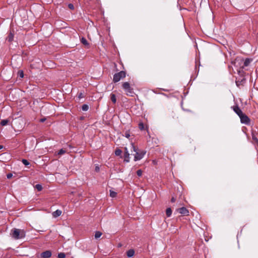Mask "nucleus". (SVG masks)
Wrapping results in <instances>:
<instances>
[{"label": "nucleus", "instance_id": "f257e3e1", "mask_svg": "<svg viewBox=\"0 0 258 258\" xmlns=\"http://www.w3.org/2000/svg\"><path fill=\"white\" fill-rule=\"evenodd\" d=\"M10 234L15 239H20L25 237L26 232L23 229L14 228L11 230Z\"/></svg>", "mask_w": 258, "mask_h": 258}, {"label": "nucleus", "instance_id": "f03ea898", "mask_svg": "<svg viewBox=\"0 0 258 258\" xmlns=\"http://www.w3.org/2000/svg\"><path fill=\"white\" fill-rule=\"evenodd\" d=\"M132 147L135 152V154L134 155V160L136 161L142 159L146 152L144 150H139L138 149V146H132Z\"/></svg>", "mask_w": 258, "mask_h": 258}, {"label": "nucleus", "instance_id": "7ed1b4c3", "mask_svg": "<svg viewBox=\"0 0 258 258\" xmlns=\"http://www.w3.org/2000/svg\"><path fill=\"white\" fill-rule=\"evenodd\" d=\"M122 88L127 95L132 96L134 94L133 89L128 82H124L122 84Z\"/></svg>", "mask_w": 258, "mask_h": 258}, {"label": "nucleus", "instance_id": "20e7f679", "mask_svg": "<svg viewBox=\"0 0 258 258\" xmlns=\"http://www.w3.org/2000/svg\"><path fill=\"white\" fill-rule=\"evenodd\" d=\"M126 73L124 71H121L116 73L113 76V81L114 83L119 82L121 79L125 77Z\"/></svg>", "mask_w": 258, "mask_h": 258}, {"label": "nucleus", "instance_id": "39448f33", "mask_svg": "<svg viewBox=\"0 0 258 258\" xmlns=\"http://www.w3.org/2000/svg\"><path fill=\"white\" fill-rule=\"evenodd\" d=\"M240 121L242 123L245 124H249L250 122V120L249 117L245 114L243 113L242 115L239 117Z\"/></svg>", "mask_w": 258, "mask_h": 258}, {"label": "nucleus", "instance_id": "423d86ee", "mask_svg": "<svg viewBox=\"0 0 258 258\" xmlns=\"http://www.w3.org/2000/svg\"><path fill=\"white\" fill-rule=\"evenodd\" d=\"M176 211L179 213L185 216L188 215L189 214L188 210L185 207L178 208L176 209Z\"/></svg>", "mask_w": 258, "mask_h": 258}, {"label": "nucleus", "instance_id": "0eeeda50", "mask_svg": "<svg viewBox=\"0 0 258 258\" xmlns=\"http://www.w3.org/2000/svg\"><path fill=\"white\" fill-rule=\"evenodd\" d=\"M52 255L50 250H46L40 254L41 258H49Z\"/></svg>", "mask_w": 258, "mask_h": 258}, {"label": "nucleus", "instance_id": "6e6552de", "mask_svg": "<svg viewBox=\"0 0 258 258\" xmlns=\"http://www.w3.org/2000/svg\"><path fill=\"white\" fill-rule=\"evenodd\" d=\"M233 110L238 115L239 117H240L243 114L242 110L238 106H234Z\"/></svg>", "mask_w": 258, "mask_h": 258}, {"label": "nucleus", "instance_id": "1a4fd4ad", "mask_svg": "<svg viewBox=\"0 0 258 258\" xmlns=\"http://www.w3.org/2000/svg\"><path fill=\"white\" fill-rule=\"evenodd\" d=\"M125 153L124 154V161L125 162H128L130 161V154L127 151V149L125 148Z\"/></svg>", "mask_w": 258, "mask_h": 258}, {"label": "nucleus", "instance_id": "9d476101", "mask_svg": "<svg viewBox=\"0 0 258 258\" xmlns=\"http://www.w3.org/2000/svg\"><path fill=\"white\" fill-rule=\"evenodd\" d=\"M62 212L60 210H57L52 213V216L54 218H56L61 215Z\"/></svg>", "mask_w": 258, "mask_h": 258}, {"label": "nucleus", "instance_id": "9b49d317", "mask_svg": "<svg viewBox=\"0 0 258 258\" xmlns=\"http://www.w3.org/2000/svg\"><path fill=\"white\" fill-rule=\"evenodd\" d=\"M252 59L247 58L245 59L244 61L243 66L242 67V68H243L244 67H247L249 66L250 63L252 61Z\"/></svg>", "mask_w": 258, "mask_h": 258}, {"label": "nucleus", "instance_id": "f8f14e48", "mask_svg": "<svg viewBox=\"0 0 258 258\" xmlns=\"http://www.w3.org/2000/svg\"><path fill=\"white\" fill-rule=\"evenodd\" d=\"M81 42L82 44H83L85 46H86L87 48H89V43L87 41L86 38L84 37H82L81 38Z\"/></svg>", "mask_w": 258, "mask_h": 258}, {"label": "nucleus", "instance_id": "ddd939ff", "mask_svg": "<svg viewBox=\"0 0 258 258\" xmlns=\"http://www.w3.org/2000/svg\"><path fill=\"white\" fill-rule=\"evenodd\" d=\"M135 254V251L133 249H131L127 251L126 252V255L128 257H132Z\"/></svg>", "mask_w": 258, "mask_h": 258}, {"label": "nucleus", "instance_id": "4468645a", "mask_svg": "<svg viewBox=\"0 0 258 258\" xmlns=\"http://www.w3.org/2000/svg\"><path fill=\"white\" fill-rule=\"evenodd\" d=\"M14 34L11 32L7 38V40L9 42H12L14 39Z\"/></svg>", "mask_w": 258, "mask_h": 258}, {"label": "nucleus", "instance_id": "2eb2a0df", "mask_svg": "<svg viewBox=\"0 0 258 258\" xmlns=\"http://www.w3.org/2000/svg\"><path fill=\"white\" fill-rule=\"evenodd\" d=\"M172 214V210L170 208H168L166 210V215L167 217H170Z\"/></svg>", "mask_w": 258, "mask_h": 258}, {"label": "nucleus", "instance_id": "dca6fc26", "mask_svg": "<svg viewBox=\"0 0 258 258\" xmlns=\"http://www.w3.org/2000/svg\"><path fill=\"white\" fill-rule=\"evenodd\" d=\"M110 99L113 103H115L116 102V96L114 94L111 93L110 94Z\"/></svg>", "mask_w": 258, "mask_h": 258}, {"label": "nucleus", "instance_id": "f3484780", "mask_svg": "<svg viewBox=\"0 0 258 258\" xmlns=\"http://www.w3.org/2000/svg\"><path fill=\"white\" fill-rule=\"evenodd\" d=\"M9 120L8 119H3L1 121V125L2 126H5L8 124Z\"/></svg>", "mask_w": 258, "mask_h": 258}, {"label": "nucleus", "instance_id": "a211bd4d", "mask_svg": "<svg viewBox=\"0 0 258 258\" xmlns=\"http://www.w3.org/2000/svg\"><path fill=\"white\" fill-rule=\"evenodd\" d=\"M82 109L83 111H86L89 109V106L87 104H83L82 106Z\"/></svg>", "mask_w": 258, "mask_h": 258}, {"label": "nucleus", "instance_id": "6ab92c4d", "mask_svg": "<svg viewBox=\"0 0 258 258\" xmlns=\"http://www.w3.org/2000/svg\"><path fill=\"white\" fill-rule=\"evenodd\" d=\"M102 235V233L100 231H96L95 233V238L97 239L99 238Z\"/></svg>", "mask_w": 258, "mask_h": 258}, {"label": "nucleus", "instance_id": "aec40b11", "mask_svg": "<svg viewBox=\"0 0 258 258\" xmlns=\"http://www.w3.org/2000/svg\"><path fill=\"white\" fill-rule=\"evenodd\" d=\"M117 193L112 190H110V196L112 198H114L116 196Z\"/></svg>", "mask_w": 258, "mask_h": 258}, {"label": "nucleus", "instance_id": "412c9836", "mask_svg": "<svg viewBox=\"0 0 258 258\" xmlns=\"http://www.w3.org/2000/svg\"><path fill=\"white\" fill-rule=\"evenodd\" d=\"M122 153V151L121 150L117 149L115 151V154L116 156H120Z\"/></svg>", "mask_w": 258, "mask_h": 258}, {"label": "nucleus", "instance_id": "4be33fe9", "mask_svg": "<svg viewBox=\"0 0 258 258\" xmlns=\"http://www.w3.org/2000/svg\"><path fill=\"white\" fill-rule=\"evenodd\" d=\"M66 254L63 252H60L58 254V258H64Z\"/></svg>", "mask_w": 258, "mask_h": 258}, {"label": "nucleus", "instance_id": "5701e85b", "mask_svg": "<svg viewBox=\"0 0 258 258\" xmlns=\"http://www.w3.org/2000/svg\"><path fill=\"white\" fill-rule=\"evenodd\" d=\"M18 76H19V77H20L21 78H23L24 77V73H23V71H19L18 72Z\"/></svg>", "mask_w": 258, "mask_h": 258}, {"label": "nucleus", "instance_id": "b1692460", "mask_svg": "<svg viewBox=\"0 0 258 258\" xmlns=\"http://www.w3.org/2000/svg\"><path fill=\"white\" fill-rule=\"evenodd\" d=\"M66 152V151L64 149H61L58 151V155H62V154H64Z\"/></svg>", "mask_w": 258, "mask_h": 258}, {"label": "nucleus", "instance_id": "393cba45", "mask_svg": "<svg viewBox=\"0 0 258 258\" xmlns=\"http://www.w3.org/2000/svg\"><path fill=\"white\" fill-rule=\"evenodd\" d=\"M22 163L26 166L29 165L30 163L26 159H22Z\"/></svg>", "mask_w": 258, "mask_h": 258}, {"label": "nucleus", "instance_id": "a878e982", "mask_svg": "<svg viewBox=\"0 0 258 258\" xmlns=\"http://www.w3.org/2000/svg\"><path fill=\"white\" fill-rule=\"evenodd\" d=\"M142 170L141 169H139L137 171V174L138 176H141L142 175Z\"/></svg>", "mask_w": 258, "mask_h": 258}, {"label": "nucleus", "instance_id": "bb28decb", "mask_svg": "<svg viewBox=\"0 0 258 258\" xmlns=\"http://www.w3.org/2000/svg\"><path fill=\"white\" fill-rule=\"evenodd\" d=\"M139 127L141 130H143L144 129V125L143 123H140L139 124Z\"/></svg>", "mask_w": 258, "mask_h": 258}, {"label": "nucleus", "instance_id": "cd10ccee", "mask_svg": "<svg viewBox=\"0 0 258 258\" xmlns=\"http://www.w3.org/2000/svg\"><path fill=\"white\" fill-rule=\"evenodd\" d=\"M36 187L39 191L41 190L42 189V186L40 184H36Z\"/></svg>", "mask_w": 258, "mask_h": 258}, {"label": "nucleus", "instance_id": "c85d7f7f", "mask_svg": "<svg viewBox=\"0 0 258 258\" xmlns=\"http://www.w3.org/2000/svg\"><path fill=\"white\" fill-rule=\"evenodd\" d=\"M84 97V96L83 93L80 92V93H79V94H78V98H79V99H80L81 98H83Z\"/></svg>", "mask_w": 258, "mask_h": 258}, {"label": "nucleus", "instance_id": "c756f323", "mask_svg": "<svg viewBox=\"0 0 258 258\" xmlns=\"http://www.w3.org/2000/svg\"><path fill=\"white\" fill-rule=\"evenodd\" d=\"M68 7L71 10H74V6L73 4H69L68 5Z\"/></svg>", "mask_w": 258, "mask_h": 258}, {"label": "nucleus", "instance_id": "7c9ffc66", "mask_svg": "<svg viewBox=\"0 0 258 258\" xmlns=\"http://www.w3.org/2000/svg\"><path fill=\"white\" fill-rule=\"evenodd\" d=\"M126 138H129L130 137V134L129 132H126L124 135Z\"/></svg>", "mask_w": 258, "mask_h": 258}, {"label": "nucleus", "instance_id": "2f4dec72", "mask_svg": "<svg viewBox=\"0 0 258 258\" xmlns=\"http://www.w3.org/2000/svg\"><path fill=\"white\" fill-rule=\"evenodd\" d=\"M13 176V174L11 173H9L8 174H7V177L8 179H10L11 178H12Z\"/></svg>", "mask_w": 258, "mask_h": 258}, {"label": "nucleus", "instance_id": "473e14b6", "mask_svg": "<svg viewBox=\"0 0 258 258\" xmlns=\"http://www.w3.org/2000/svg\"><path fill=\"white\" fill-rule=\"evenodd\" d=\"M175 201H176V199H175L174 197H172V198H171V202L172 203H174V202H175Z\"/></svg>", "mask_w": 258, "mask_h": 258}, {"label": "nucleus", "instance_id": "72a5a7b5", "mask_svg": "<svg viewBox=\"0 0 258 258\" xmlns=\"http://www.w3.org/2000/svg\"><path fill=\"white\" fill-rule=\"evenodd\" d=\"M45 120H46V118H41V119H40V121L41 122H44Z\"/></svg>", "mask_w": 258, "mask_h": 258}, {"label": "nucleus", "instance_id": "f704fd0d", "mask_svg": "<svg viewBox=\"0 0 258 258\" xmlns=\"http://www.w3.org/2000/svg\"><path fill=\"white\" fill-rule=\"evenodd\" d=\"M253 139L255 141V143L257 144V145H258V139L255 137H253Z\"/></svg>", "mask_w": 258, "mask_h": 258}, {"label": "nucleus", "instance_id": "c9c22d12", "mask_svg": "<svg viewBox=\"0 0 258 258\" xmlns=\"http://www.w3.org/2000/svg\"><path fill=\"white\" fill-rule=\"evenodd\" d=\"M95 170L96 171H98L99 170V168L98 166H96L95 168Z\"/></svg>", "mask_w": 258, "mask_h": 258}, {"label": "nucleus", "instance_id": "e433bc0d", "mask_svg": "<svg viewBox=\"0 0 258 258\" xmlns=\"http://www.w3.org/2000/svg\"><path fill=\"white\" fill-rule=\"evenodd\" d=\"M4 146H0V150L2 149L3 148Z\"/></svg>", "mask_w": 258, "mask_h": 258}]
</instances>
